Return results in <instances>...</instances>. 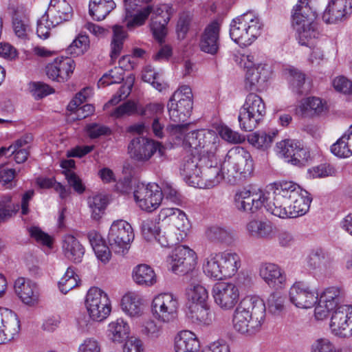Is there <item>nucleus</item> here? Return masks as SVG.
<instances>
[{"mask_svg":"<svg viewBox=\"0 0 352 352\" xmlns=\"http://www.w3.org/2000/svg\"><path fill=\"white\" fill-rule=\"evenodd\" d=\"M306 192L298 184L285 181L276 186L272 199L261 189H244L237 192L234 199V206L238 210L249 214L256 213L264 207L268 213L273 215L283 206Z\"/></svg>","mask_w":352,"mask_h":352,"instance_id":"1","label":"nucleus"},{"mask_svg":"<svg viewBox=\"0 0 352 352\" xmlns=\"http://www.w3.org/2000/svg\"><path fill=\"white\" fill-rule=\"evenodd\" d=\"M265 318V305L257 296L244 297L236 307L232 317L233 329L245 337L255 336Z\"/></svg>","mask_w":352,"mask_h":352,"instance_id":"2","label":"nucleus"},{"mask_svg":"<svg viewBox=\"0 0 352 352\" xmlns=\"http://www.w3.org/2000/svg\"><path fill=\"white\" fill-rule=\"evenodd\" d=\"M342 296L339 287H330L321 294L319 299L334 309L329 323L331 333L336 337L345 338L352 336V305H338Z\"/></svg>","mask_w":352,"mask_h":352,"instance_id":"3","label":"nucleus"},{"mask_svg":"<svg viewBox=\"0 0 352 352\" xmlns=\"http://www.w3.org/2000/svg\"><path fill=\"white\" fill-rule=\"evenodd\" d=\"M263 24L260 19L252 12L245 13L230 25V35L232 41L242 47L251 45L261 35Z\"/></svg>","mask_w":352,"mask_h":352,"instance_id":"4","label":"nucleus"},{"mask_svg":"<svg viewBox=\"0 0 352 352\" xmlns=\"http://www.w3.org/2000/svg\"><path fill=\"white\" fill-rule=\"evenodd\" d=\"M222 166L228 177L234 179L248 177L254 170V162L250 153L241 146H235L228 151Z\"/></svg>","mask_w":352,"mask_h":352,"instance_id":"5","label":"nucleus"},{"mask_svg":"<svg viewBox=\"0 0 352 352\" xmlns=\"http://www.w3.org/2000/svg\"><path fill=\"white\" fill-rule=\"evenodd\" d=\"M265 113L263 99L255 94H249L239 111L238 120L240 128L245 131H252L263 119Z\"/></svg>","mask_w":352,"mask_h":352,"instance_id":"6","label":"nucleus"},{"mask_svg":"<svg viewBox=\"0 0 352 352\" xmlns=\"http://www.w3.org/2000/svg\"><path fill=\"white\" fill-rule=\"evenodd\" d=\"M192 92L190 86L180 85L170 98L167 107L170 120L184 122L192 109Z\"/></svg>","mask_w":352,"mask_h":352,"instance_id":"7","label":"nucleus"},{"mask_svg":"<svg viewBox=\"0 0 352 352\" xmlns=\"http://www.w3.org/2000/svg\"><path fill=\"white\" fill-rule=\"evenodd\" d=\"M219 142V137L214 131L201 129L187 133L183 144L188 146L191 152L204 157L215 155Z\"/></svg>","mask_w":352,"mask_h":352,"instance_id":"8","label":"nucleus"},{"mask_svg":"<svg viewBox=\"0 0 352 352\" xmlns=\"http://www.w3.org/2000/svg\"><path fill=\"white\" fill-rule=\"evenodd\" d=\"M179 300L170 292H163L155 296L151 302V313L159 322L169 324L178 316Z\"/></svg>","mask_w":352,"mask_h":352,"instance_id":"9","label":"nucleus"},{"mask_svg":"<svg viewBox=\"0 0 352 352\" xmlns=\"http://www.w3.org/2000/svg\"><path fill=\"white\" fill-rule=\"evenodd\" d=\"M133 199L142 210L151 212L160 206L162 201V189L155 183L138 182L135 185Z\"/></svg>","mask_w":352,"mask_h":352,"instance_id":"10","label":"nucleus"},{"mask_svg":"<svg viewBox=\"0 0 352 352\" xmlns=\"http://www.w3.org/2000/svg\"><path fill=\"white\" fill-rule=\"evenodd\" d=\"M133 238V228L127 221L117 220L113 222L109 231L108 241L113 252L120 255L125 254Z\"/></svg>","mask_w":352,"mask_h":352,"instance_id":"11","label":"nucleus"},{"mask_svg":"<svg viewBox=\"0 0 352 352\" xmlns=\"http://www.w3.org/2000/svg\"><path fill=\"white\" fill-rule=\"evenodd\" d=\"M85 304L93 320L102 321L110 314L111 307L108 295L98 287H93L88 290Z\"/></svg>","mask_w":352,"mask_h":352,"instance_id":"12","label":"nucleus"},{"mask_svg":"<svg viewBox=\"0 0 352 352\" xmlns=\"http://www.w3.org/2000/svg\"><path fill=\"white\" fill-rule=\"evenodd\" d=\"M212 294L214 303L223 311L232 310L240 297L239 287L231 282H219L214 285Z\"/></svg>","mask_w":352,"mask_h":352,"instance_id":"13","label":"nucleus"},{"mask_svg":"<svg viewBox=\"0 0 352 352\" xmlns=\"http://www.w3.org/2000/svg\"><path fill=\"white\" fill-rule=\"evenodd\" d=\"M128 150L131 157L139 162L149 160L156 152L160 156L165 153V147L160 142L144 137L133 138L129 144Z\"/></svg>","mask_w":352,"mask_h":352,"instance_id":"14","label":"nucleus"},{"mask_svg":"<svg viewBox=\"0 0 352 352\" xmlns=\"http://www.w3.org/2000/svg\"><path fill=\"white\" fill-rule=\"evenodd\" d=\"M203 164L200 174V186L197 188H210L218 185L224 178L226 171L219 165L215 155L204 156L200 158Z\"/></svg>","mask_w":352,"mask_h":352,"instance_id":"15","label":"nucleus"},{"mask_svg":"<svg viewBox=\"0 0 352 352\" xmlns=\"http://www.w3.org/2000/svg\"><path fill=\"white\" fill-rule=\"evenodd\" d=\"M318 296L317 292L314 289L302 281L294 283L289 292L290 302L296 307L300 309L313 307L318 301Z\"/></svg>","mask_w":352,"mask_h":352,"instance_id":"16","label":"nucleus"},{"mask_svg":"<svg viewBox=\"0 0 352 352\" xmlns=\"http://www.w3.org/2000/svg\"><path fill=\"white\" fill-rule=\"evenodd\" d=\"M352 15V0H329L322 14L327 24H337L348 20Z\"/></svg>","mask_w":352,"mask_h":352,"instance_id":"17","label":"nucleus"},{"mask_svg":"<svg viewBox=\"0 0 352 352\" xmlns=\"http://www.w3.org/2000/svg\"><path fill=\"white\" fill-rule=\"evenodd\" d=\"M195 252L185 245L176 247L168 257V263L175 273H186L196 264Z\"/></svg>","mask_w":352,"mask_h":352,"instance_id":"18","label":"nucleus"},{"mask_svg":"<svg viewBox=\"0 0 352 352\" xmlns=\"http://www.w3.org/2000/svg\"><path fill=\"white\" fill-rule=\"evenodd\" d=\"M201 155L191 152L184 157L180 165V174L185 182L190 186L196 187L200 186V174L203 164H200Z\"/></svg>","mask_w":352,"mask_h":352,"instance_id":"19","label":"nucleus"},{"mask_svg":"<svg viewBox=\"0 0 352 352\" xmlns=\"http://www.w3.org/2000/svg\"><path fill=\"white\" fill-rule=\"evenodd\" d=\"M20 329V322L15 313L0 307V344L12 340Z\"/></svg>","mask_w":352,"mask_h":352,"instance_id":"20","label":"nucleus"},{"mask_svg":"<svg viewBox=\"0 0 352 352\" xmlns=\"http://www.w3.org/2000/svg\"><path fill=\"white\" fill-rule=\"evenodd\" d=\"M75 62L69 57L60 56L50 63L46 67L47 76L58 82L67 80L75 69Z\"/></svg>","mask_w":352,"mask_h":352,"instance_id":"21","label":"nucleus"},{"mask_svg":"<svg viewBox=\"0 0 352 352\" xmlns=\"http://www.w3.org/2000/svg\"><path fill=\"white\" fill-rule=\"evenodd\" d=\"M311 198L308 192L292 200L273 215L280 219L296 218L305 214L309 209Z\"/></svg>","mask_w":352,"mask_h":352,"instance_id":"22","label":"nucleus"},{"mask_svg":"<svg viewBox=\"0 0 352 352\" xmlns=\"http://www.w3.org/2000/svg\"><path fill=\"white\" fill-rule=\"evenodd\" d=\"M261 278L270 287L282 289L286 284V275L281 267L273 263H263L259 265Z\"/></svg>","mask_w":352,"mask_h":352,"instance_id":"23","label":"nucleus"},{"mask_svg":"<svg viewBox=\"0 0 352 352\" xmlns=\"http://www.w3.org/2000/svg\"><path fill=\"white\" fill-rule=\"evenodd\" d=\"M270 76V70L266 64L260 63L256 67L247 70L245 73V87L250 91H261Z\"/></svg>","mask_w":352,"mask_h":352,"instance_id":"24","label":"nucleus"},{"mask_svg":"<svg viewBox=\"0 0 352 352\" xmlns=\"http://www.w3.org/2000/svg\"><path fill=\"white\" fill-rule=\"evenodd\" d=\"M45 14L54 24L67 21L73 16V9L66 0H50Z\"/></svg>","mask_w":352,"mask_h":352,"instance_id":"25","label":"nucleus"},{"mask_svg":"<svg viewBox=\"0 0 352 352\" xmlns=\"http://www.w3.org/2000/svg\"><path fill=\"white\" fill-rule=\"evenodd\" d=\"M247 234L256 240H269L275 236V227L268 221L251 219L245 226Z\"/></svg>","mask_w":352,"mask_h":352,"instance_id":"26","label":"nucleus"},{"mask_svg":"<svg viewBox=\"0 0 352 352\" xmlns=\"http://www.w3.org/2000/svg\"><path fill=\"white\" fill-rule=\"evenodd\" d=\"M14 289L22 302L33 306L38 301V291L36 283L23 277L18 278L14 283Z\"/></svg>","mask_w":352,"mask_h":352,"instance_id":"27","label":"nucleus"},{"mask_svg":"<svg viewBox=\"0 0 352 352\" xmlns=\"http://www.w3.org/2000/svg\"><path fill=\"white\" fill-rule=\"evenodd\" d=\"M61 248L67 259L76 263L82 261L85 250L80 241L74 235L68 234L63 236Z\"/></svg>","mask_w":352,"mask_h":352,"instance_id":"28","label":"nucleus"},{"mask_svg":"<svg viewBox=\"0 0 352 352\" xmlns=\"http://www.w3.org/2000/svg\"><path fill=\"white\" fill-rule=\"evenodd\" d=\"M219 30L220 25L217 21H212L206 26L200 41V48L203 52L211 54L217 52Z\"/></svg>","mask_w":352,"mask_h":352,"instance_id":"29","label":"nucleus"},{"mask_svg":"<svg viewBox=\"0 0 352 352\" xmlns=\"http://www.w3.org/2000/svg\"><path fill=\"white\" fill-rule=\"evenodd\" d=\"M173 348L175 352H200V343L193 332L183 330L175 336Z\"/></svg>","mask_w":352,"mask_h":352,"instance_id":"30","label":"nucleus"},{"mask_svg":"<svg viewBox=\"0 0 352 352\" xmlns=\"http://www.w3.org/2000/svg\"><path fill=\"white\" fill-rule=\"evenodd\" d=\"M188 318L198 325H210L214 320V313L207 303L191 304L186 313Z\"/></svg>","mask_w":352,"mask_h":352,"instance_id":"31","label":"nucleus"},{"mask_svg":"<svg viewBox=\"0 0 352 352\" xmlns=\"http://www.w3.org/2000/svg\"><path fill=\"white\" fill-rule=\"evenodd\" d=\"M130 333V326L123 318H117L109 322L107 326V338L115 344H121L126 340Z\"/></svg>","mask_w":352,"mask_h":352,"instance_id":"32","label":"nucleus"},{"mask_svg":"<svg viewBox=\"0 0 352 352\" xmlns=\"http://www.w3.org/2000/svg\"><path fill=\"white\" fill-rule=\"evenodd\" d=\"M122 309L131 318H138L144 314L142 297L135 292H128L122 298Z\"/></svg>","mask_w":352,"mask_h":352,"instance_id":"33","label":"nucleus"},{"mask_svg":"<svg viewBox=\"0 0 352 352\" xmlns=\"http://www.w3.org/2000/svg\"><path fill=\"white\" fill-rule=\"evenodd\" d=\"M296 39L300 45L311 47L318 42L320 36L318 23L314 22L296 29Z\"/></svg>","mask_w":352,"mask_h":352,"instance_id":"34","label":"nucleus"},{"mask_svg":"<svg viewBox=\"0 0 352 352\" xmlns=\"http://www.w3.org/2000/svg\"><path fill=\"white\" fill-rule=\"evenodd\" d=\"M222 279L231 278L234 276L241 267L239 255L232 251L221 252Z\"/></svg>","mask_w":352,"mask_h":352,"instance_id":"35","label":"nucleus"},{"mask_svg":"<svg viewBox=\"0 0 352 352\" xmlns=\"http://www.w3.org/2000/svg\"><path fill=\"white\" fill-rule=\"evenodd\" d=\"M221 252H211L203 261L202 269L204 274L214 280H222Z\"/></svg>","mask_w":352,"mask_h":352,"instance_id":"36","label":"nucleus"},{"mask_svg":"<svg viewBox=\"0 0 352 352\" xmlns=\"http://www.w3.org/2000/svg\"><path fill=\"white\" fill-rule=\"evenodd\" d=\"M113 0H90L89 14L96 21H102L116 8Z\"/></svg>","mask_w":352,"mask_h":352,"instance_id":"37","label":"nucleus"},{"mask_svg":"<svg viewBox=\"0 0 352 352\" xmlns=\"http://www.w3.org/2000/svg\"><path fill=\"white\" fill-rule=\"evenodd\" d=\"M331 151L338 157L352 155V124L343 135L331 147Z\"/></svg>","mask_w":352,"mask_h":352,"instance_id":"38","label":"nucleus"},{"mask_svg":"<svg viewBox=\"0 0 352 352\" xmlns=\"http://www.w3.org/2000/svg\"><path fill=\"white\" fill-rule=\"evenodd\" d=\"M133 279L140 285L151 286L157 282L154 270L145 264L136 266L133 270Z\"/></svg>","mask_w":352,"mask_h":352,"instance_id":"39","label":"nucleus"},{"mask_svg":"<svg viewBox=\"0 0 352 352\" xmlns=\"http://www.w3.org/2000/svg\"><path fill=\"white\" fill-rule=\"evenodd\" d=\"M113 36L111 42L110 56L113 62L120 56L124 46V41L127 37V33L122 26L115 25L112 27Z\"/></svg>","mask_w":352,"mask_h":352,"instance_id":"40","label":"nucleus"},{"mask_svg":"<svg viewBox=\"0 0 352 352\" xmlns=\"http://www.w3.org/2000/svg\"><path fill=\"white\" fill-rule=\"evenodd\" d=\"M205 235L210 241L230 243L232 241L234 234L230 228L211 226L206 228Z\"/></svg>","mask_w":352,"mask_h":352,"instance_id":"41","label":"nucleus"},{"mask_svg":"<svg viewBox=\"0 0 352 352\" xmlns=\"http://www.w3.org/2000/svg\"><path fill=\"white\" fill-rule=\"evenodd\" d=\"M299 108L302 113L307 115H320L327 110V104L318 97H308L304 99Z\"/></svg>","mask_w":352,"mask_h":352,"instance_id":"42","label":"nucleus"},{"mask_svg":"<svg viewBox=\"0 0 352 352\" xmlns=\"http://www.w3.org/2000/svg\"><path fill=\"white\" fill-rule=\"evenodd\" d=\"M87 204L91 211V218L98 221L104 212L107 205V199L105 195H95L88 197Z\"/></svg>","mask_w":352,"mask_h":352,"instance_id":"43","label":"nucleus"},{"mask_svg":"<svg viewBox=\"0 0 352 352\" xmlns=\"http://www.w3.org/2000/svg\"><path fill=\"white\" fill-rule=\"evenodd\" d=\"M170 222L173 228L170 230H173V233L182 241L189 229V221L186 214L181 210L176 211V215L173 217Z\"/></svg>","mask_w":352,"mask_h":352,"instance_id":"44","label":"nucleus"},{"mask_svg":"<svg viewBox=\"0 0 352 352\" xmlns=\"http://www.w3.org/2000/svg\"><path fill=\"white\" fill-rule=\"evenodd\" d=\"M186 294L192 304L206 303L208 294L206 289L198 283L193 282L186 288Z\"/></svg>","mask_w":352,"mask_h":352,"instance_id":"45","label":"nucleus"},{"mask_svg":"<svg viewBox=\"0 0 352 352\" xmlns=\"http://www.w3.org/2000/svg\"><path fill=\"white\" fill-rule=\"evenodd\" d=\"M277 133V130L268 133L263 131L254 133L248 137V142L258 148L265 149L270 146Z\"/></svg>","mask_w":352,"mask_h":352,"instance_id":"46","label":"nucleus"},{"mask_svg":"<svg viewBox=\"0 0 352 352\" xmlns=\"http://www.w3.org/2000/svg\"><path fill=\"white\" fill-rule=\"evenodd\" d=\"M12 28L17 37L21 39L27 38L30 31L28 19L24 14L15 12L12 17Z\"/></svg>","mask_w":352,"mask_h":352,"instance_id":"47","label":"nucleus"},{"mask_svg":"<svg viewBox=\"0 0 352 352\" xmlns=\"http://www.w3.org/2000/svg\"><path fill=\"white\" fill-rule=\"evenodd\" d=\"M151 11L152 8L150 6H146L135 11L134 14H126V27L130 29L142 25L151 14Z\"/></svg>","mask_w":352,"mask_h":352,"instance_id":"48","label":"nucleus"},{"mask_svg":"<svg viewBox=\"0 0 352 352\" xmlns=\"http://www.w3.org/2000/svg\"><path fill=\"white\" fill-rule=\"evenodd\" d=\"M89 47V36L84 34H79L78 36L67 48V54L78 56L83 54L87 51Z\"/></svg>","mask_w":352,"mask_h":352,"instance_id":"49","label":"nucleus"},{"mask_svg":"<svg viewBox=\"0 0 352 352\" xmlns=\"http://www.w3.org/2000/svg\"><path fill=\"white\" fill-rule=\"evenodd\" d=\"M79 283V278L74 271L67 268L66 272L58 282V287L63 294H66L72 289L75 288Z\"/></svg>","mask_w":352,"mask_h":352,"instance_id":"50","label":"nucleus"},{"mask_svg":"<svg viewBox=\"0 0 352 352\" xmlns=\"http://www.w3.org/2000/svg\"><path fill=\"white\" fill-rule=\"evenodd\" d=\"M140 107L135 102L129 100L114 109L110 116L114 118L129 116L135 113L140 114Z\"/></svg>","mask_w":352,"mask_h":352,"instance_id":"51","label":"nucleus"},{"mask_svg":"<svg viewBox=\"0 0 352 352\" xmlns=\"http://www.w3.org/2000/svg\"><path fill=\"white\" fill-rule=\"evenodd\" d=\"M124 74L122 69L116 67L108 73L103 74L99 80L98 86L120 83L124 80Z\"/></svg>","mask_w":352,"mask_h":352,"instance_id":"52","label":"nucleus"},{"mask_svg":"<svg viewBox=\"0 0 352 352\" xmlns=\"http://www.w3.org/2000/svg\"><path fill=\"white\" fill-rule=\"evenodd\" d=\"M298 142L292 140H282L276 144V152L281 157L287 160H290L292 157V153L296 149Z\"/></svg>","mask_w":352,"mask_h":352,"instance_id":"53","label":"nucleus"},{"mask_svg":"<svg viewBox=\"0 0 352 352\" xmlns=\"http://www.w3.org/2000/svg\"><path fill=\"white\" fill-rule=\"evenodd\" d=\"M310 159L309 151L307 148H304L300 142H298L296 149L292 153V157L289 160V162L297 166H304L307 164Z\"/></svg>","mask_w":352,"mask_h":352,"instance_id":"54","label":"nucleus"},{"mask_svg":"<svg viewBox=\"0 0 352 352\" xmlns=\"http://www.w3.org/2000/svg\"><path fill=\"white\" fill-rule=\"evenodd\" d=\"M142 234L146 241H152L156 238L160 231L157 223L152 219H147L142 221L141 224Z\"/></svg>","mask_w":352,"mask_h":352,"instance_id":"55","label":"nucleus"},{"mask_svg":"<svg viewBox=\"0 0 352 352\" xmlns=\"http://www.w3.org/2000/svg\"><path fill=\"white\" fill-rule=\"evenodd\" d=\"M309 177L311 178H323L336 175V170L330 164H320L308 170Z\"/></svg>","mask_w":352,"mask_h":352,"instance_id":"56","label":"nucleus"},{"mask_svg":"<svg viewBox=\"0 0 352 352\" xmlns=\"http://www.w3.org/2000/svg\"><path fill=\"white\" fill-rule=\"evenodd\" d=\"M28 89L30 94L36 100L47 96L53 91L49 85L41 82H32L29 83Z\"/></svg>","mask_w":352,"mask_h":352,"instance_id":"57","label":"nucleus"},{"mask_svg":"<svg viewBox=\"0 0 352 352\" xmlns=\"http://www.w3.org/2000/svg\"><path fill=\"white\" fill-rule=\"evenodd\" d=\"M56 25L58 24L52 23V20L44 14L37 22L36 34L40 38L46 39L50 36L51 29Z\"/></svg>","mask_w":352,"mask_h":352,"instance_id":"58","label":"nucleus"},{"mask_svg":"<svg viewBox=\"0 0 352 352\" xmlns=\"http://www.w3.org/2000/svg\"><path fill=\"white\" fill-rule=\"evenodd\" d=\"M141 333L149 338H157L162 333V327L153 320L148 319L142 324Z\"/></svg>","mask_w":352,"mask_h":352,"instance_id":"59","label":"nucleus"},{"mask_svg":"<svg viewBox=\"0 0 352 352\" xmlns=\"http://www.w3.org/2000/svg\"><path fill=\"white\" fill-rule=\"evenodd\" d=\"M154 239L162 247H172L181 242L179 238L173 233V230H168L163 234H161L159 231Z\"/></svg>","mask_w":352,"mask_h":352,"instance_id":"60","label":"nucleus"},{"mask_svg":"<svg viewBox=\"0 0 352 352\" xmlns=\"http://www.w3.org/2000/svg\"><path fill=\"white\" fill-rule=\"evenodd\" d=\"M219 135L222 139L232 144H240L245 140L243 135L227 126H222L220 128Z\"/></svg>","mask_w":352,"mask_h":352,"instance_id":"61","label":"nucleus"},{"mask_svg":"<svg viewBox=\"0 0 352 352\" xmlns=\"http://www.w3.org/2000/svg\"><path fill=\"white\" fill-rule=\"evenodd\" d=\"M122 352H145L144 342L139 338L131 336L122 345Z\"/></svg>","mask_w":352,"mask_h":352,"instance_id":"62","label":"nucleus"},{"mask_svg":"<svg viewBox=\"0 0 352 352\" xmlns=\"http://www.w3.org/2000/svg\"><path fill=\"white\" fill-rule=\"evenodd\" d=\"M142 78L144 82L151 84L153 87L159 91H162L164 88V85L160 81L159 74L150 67L144 69Z\"/></svg>","mask_w":352,"mask_h":352,"instance_id":"63","label":"nucleus"},{"mask_svg":"<svg viewBox=\"0 0 352 352\" xmlns=\"http://www.w3.org/2000/svg\"><path fill=\"white\" fill-rule=\"evenodd\" d=\"M333 86L338 91L352 95V81L344 76L336 77L333 81Z\"/></svg>","mask_w":352,"mask_h":352,"instance_id":"64","label":"nucleus"}]
</instances>
